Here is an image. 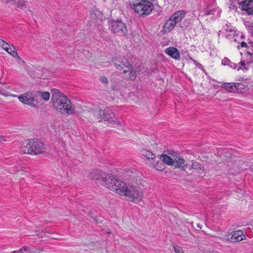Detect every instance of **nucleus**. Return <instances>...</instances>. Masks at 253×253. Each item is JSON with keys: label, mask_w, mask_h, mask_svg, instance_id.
<instances>
[{"label": "nucleus", "mask_w": 253, "mask_h": 253, "mask_svg": "<svg viewBox=\"0 0 253 253\" xmlns=\"http://www.w3.org/2000/svg\"><path fill=\"white\" fill-rule=\"evenodd\" d=\"M51 101L55 109L63 114L72 115L75 113V108L71 101L59 90L53 89Z\"/></svg>", "instance_id": "obj_1"}, {"label": "nucleus", "mask_w": 253, "mask_h": 253, "mask_svg": "<svg viewBox=\"0 0 253 253\" xmlns=\"http://www.w3.org/2000/svg\"><path fill=\"white\" fill-rule=\"evenodd\" d=\"M89 118L91 120L95 121H104L108 122L114 127H121L122 125L118 119L114 117V114L109 109L102 110L99 108H96L95 110H91L88 112Z\"/></svg>", "instance_id": "obj_2"}, {"label": "nucleus", "mask_w": 253, "mask_h": 253, "mask_svg": "<svg viewBox=\"0 0 253 253\" xmlns=\"http://www.w3.org/2000/svg\"><path fill=\"white\" fill-rule=\"evenodd\" d=\"M45 147L43 143L37 139H30L24 142L20 149L22 154L31 155H38L45 152Z\"/></svg>", "instance_id": "obj_3"}, {"label": "nucleus", "mask_w": 253, "mask_h": 253, "mask_svg": "<svg viewBox=\"0 0 253 253\" xmlns=\"http://www.w3.org/2000/svg\"><path fill=\"white\" fill-rule=\"evenodd\" d=\"M130 8L141 17L149 15L153 8V4L146 0H133L129 2Z\"/></svg>", "instance_id": "obj_4"}, {"label": "nucleus", "mask_w": 253, "mask_h": 253, "mask_svg": "<svg viewBox=\"0 0 253 253\" xmlns=\"http://www.w3.org/2000/svg\"><path fill=\"white\" fill-rule=\"evenodd\" d=\"M103 181L105 186L112 191L116 192L118 194H124L123 191L126 183L119 179H116L113 175L107 174Z\"/></svg>", "instance_id": "obj_5"}, {"label": "nucleus", "mask_w": 253, "mask_h": 253, "mask_svg": "<svg viewBox=\"0 0 253 253\" xmlns=\"http://www.w3.org/2000/svg\"><path fill=\"white\" fill-rule=\"evenodd\" d=\"M185 12L183 10H178L173 14L166 22L163 27V32L167 34L170 32L177 24L184 18Z\"/></svg>", "instance_id": "obj_6"}, {"label": "nucleus", "mask_w": 253, "mask_h": 253, "mask_svg": "<svg viewBox=\"0 0 253 253\" xmlns=\"http://www.w3.org/2000/svg\"><path fill=\"white\" fill-rule=\"evenodd\" d=\"M123 191L124 194H121V195L128 197L132 202H138L142 199V191L137 187L132 185L127 186L126 184Z\"/></svg>", "instance_id": "obj_7"}, {"label": "nucleus", "mask_w": 253, "mask_h": 253, "mask_svg": "<svg viewBox=\"0 0 253 253\" xmlns=\"http://www.w3.org/2000/svg\"><path fill=\"white\" fill-rule=\"evenodd\" d=\"M110 28L112 32L118 36H126L127 27L121 21H113L110 22Z\"/></svg>", "instance_id": "obj_8"}, {"label": "nucleus", "mask_w": 253, "mask_h": 253, "mask_svg": "<svg viewBox=\"0 0 253 253\" xmlns=\"http://www.w3.org/2000/svg\"><path fill=\"white\" fill-rule=\"evenodd\" d=\"M19 101L24 104L36 108L37 105L34 103V92L28 91L18 96Z\"/></svg>", "instance_id": "obj_9"}, {"label": "nucleus", "mask_w": 253, "mask_h": 253, "mask_svg": "<svg viewBox=\"0 0 253 253\" xmlns=\"http://www.w3.org/2000/svg\"><path fill=\"white\" fill-rule=\"evenodd\" d=\"M112 62L114 63L117 69L119 70H123L127 69L131 66L130 62L126 59L121 58L120 57H115L112 60Z\"/></svg>", "instance_id": "obj_10"}, {"label": "nucleus", "mask_w": 253, "mask_h": 253, "mask_svg": "<svg viewBox=\"0 0 253 253\" xmlns=\"http://www.w3.org/2000/svg\"><path fill=\"white\" fill-rule=\"evenodd\" d=\"M245 239V235L242 230L233 231L226 236V239L231 242H240Z\"/></svg>", "instance_id": "obj_11"}, {"label": "nucleus", "mask_w": 253, "mask_h": 253, "mask_svg": "<svg viewBox=\"0 0 253 253\" xmlns=\"http://www.w3.org/2000/svg\"><path fill=\"white\" fill-rule=\"evenodd\" d=\"M107 175V174L105 172H103V171L100 170L93 169L90 171L89 173V177L90 178L92 179L102 180L103 182L105 179L104 177H106Z\"/></svg>", "instance_id": "obj_12"}, {"label": "nucleus", "mask_w": 253, "mask_h": 253, "mask_svg": "<svg viewBox=\"0 0 253 253\" xmlns=\"http://www.w3.org/2000/svg\"><path fill=\"white\" fill-rule=\"evenodd\" d=\"M173 166L175 168L181 169L183 170H185L187 168V164L186 163V161L181 156H177L174 159Z\"/></svg>", "instance_id": "obj_13"}, {"label": "nucleus", "mask_w": 253, "mask_h": 253, "mask_svg": "<svg viewBox=\"0 0 253 253\" xmlns=\"http://www.w3.org/2000/svg\"><path fill=\"white\" fill-rule=\"evenodd\" d=\"M240 5L243 10H245L249 14H253V0H246L241 1Z\"/></svg>", "instance_id": "obj_14"}, {"label": "nucleus", "mask_w": 253, "mask_h": 253, "mask_svg": "<svg viewBox=\"0 0 253 253\" xmlns=\"http://www.w3.org/2000/svg\"><path fill=\"white\" fill-rule=\"evenodd\" d=\"M241 85L239 83H226L222 84V87L229 92H236L238 91V88Z\"/></svg>", "instance_id": "obj_15"}, {"label": "nucleus", "mask_w": 253, "mask_h": 253, "mask_svg": "<svg viewBox=\"0 0 253 253\" xmlns=\"http://www.w3.org/2000/svg\"><path fill=\"white\" fill-rule=\"evenodd\" d=\"M166 53L169 56L175 59H178L180 57V54L178 50L174 47H169L166 49Z\"/></svg>", "instance_id": "obj_16"}, {"label": "nucleus", "mask_w": 253, "mask_h": 253, "mask_svg": "<svg viewBox=\"0 0 253 253\" xmlns=\"http://www.w3.org/2000/svg\"><path fill=\"white\" fill-rule=\"evenodd\" d=\"M111 88L113 91H120L122 87L121 82L119 81L118 79L111 80Z\"/></svg>", "instance_id": "obj_17"}, {"label": "nucleus", "mask_w": 253, "mask_h": 253, "mask_svg": "<svg viewBox=\"0 0 253 253\" xmlns=\"http://www.w3.org/2000/svg\"><path fill=\"white\" fill-rule=\"evenodd\" d=\"M123 73L126 75L128 73L127 75H126V78L127 79L133 80L135 79L136 77V73L135 72L132 70V67L130 66L127 69L124 70Z\"/></svg>", "instance_id": "obj_18"}, {"label": "nucleus", "mask_w": 253, "mask_h": 253, "mask_svg": "<svg viewBox=\"0 0 253 253\" xmlns=\"http://www.w3.org/2000/svg\"><path fill=\"white\" fill-rule=\"evenodd\" d=\"M140 152L142 155L150 162H151V160H154L156 158L155 155L152 152L146 149L143 148L141 149Z\"/></svg>", "instance_id": "obj_19"}, {"label": "nucleus", "mask_w": 253, "mask_h": 253, "mask_svg": "<svg viewBox=\"0 0 253 253\" xmlns=\"http://www.w3.org/2000/svg\"><path fill=\"white\" fill-rule=\"evenodd\" d=\"M6 3H14L17 7L22 8L26 5L25 0H1Z\"/></svg>", "instance_id": "obj_20"}, {"label": "nucleus", "mask_w": 253, "mask_h": 253, "mask_svg": "<svg viewBox=\"0 0 253 253\" xmlns=\"http://www.w3.org/2000/svg\"><path fill=\"white\" fill-rule=\"evenodd\" d=\"M36 251L27 246H23L18 250L14 251L10 253H36Z\"/></svg>", "instance_id": "obj_21"}, {"label": "nucleus", "mask_w": 253, "mask_h": 253, "mask_svg": "<svg viewBox=\"0 0 253 253\" xmlns=\"http://www.w3.org/2000/svg\"><path fill=\"white\" fill-rule=\"evenodd\" d=\"M160 159L164 164L169 166H173L174 160L172 159L170 156L166 154H162L160 156Z\"/></svg>", "instance_id": "obj_22"}, {"label": "nucleus", "mask_w": 253, "mask_h": 253, "mask_svg": "<svg viewBox=\"0 0 253 253\" xmlns=\"http://www.w3.org/2000/svg\"><path fill=\"white\" fill-rule=\"evenodd\" d=\"M7 52L13 57L20 59V57L17 54L16 48L13 44H11V46H9L8 51Z\"/></svg>", "instance_id": "obj_23"}, {"label": "nucleus", "mask_w": 253, "mask_h": 253, "mask_svg": "<svg viewBox=\"0 0 253 253\" xmlns=\"http://www.w3.org/2000/svg\"><path fill=\"white\" fill-rule=\"evenodd\" d=\"M38 95H40L42 100L47 101L49 99L50 94L49 92H42V91H38L37 92Z\"/></svg>", "instance_id": "obj_24"}, {"label": "nucleus", "mask_w": 253, "mask_h": 253, "mask_svg": "<svg viewBox=\"0 0 253 253\" xmlns=\"http://www.w3.org/2000/svg\"><path fill=\"white\" fill-rule=\"evenodd\" d=\"M153 169L158 171H162L165 169V165L163 161H157L156 166H153Z\"/></svg>", "instance_id": "obj_25"}, {"label": "nucleus", "mask_w": 253, "mask_h": 253, "mask_svg": "<svg viewBox=\"0 0 253 253\" xmlns=\"http://www.w3.org/2000/svg\"><path fill=\"white\" fill-rule=\"evenodd\" d=\"M191 167L193 169L199 171H204V167L198 162H193Z\"/></svg>", "instance_id": "obj_26"}, {"label": "nucleus", "mask_w": 253, "mask_h": 253, "mask_svg": "<svg viewBox=\"0 0 253 253\" xmlns=\"http://www.w3.org/2000/svg\"><path fill=\"white\" fill-rule=\"evenodd\" d=\"M0 46H1L4 50L8 51V48H9V46H11V45H9L4 41L0 39Z\"/></svg>", "instance_id": "obj_27"}, {"label": "nucleus", "mask_w": 253, "mask_h": 253, "mask_svg": "<svg viewBox=\"0 0 253 253\" xmlns=\"http://www.w3.org/2000/svg\"><path fill=\"white\" fill-rule=\"evenodd\" d=\"M101 15V12L95 9H92V11L91 12V15L92 18L95 19V18H98L99 16Z\"/></svg>", "instance_id": "obj_28"}, {"label": "nucleus", "mask_w": 253, "mask_h": 253, "mask_svg": "<svg viewBox=\"0 0 253 253\" xmlns=\"http://www.w3.org/2000/svg\"><path fill=\"white\" fill-rule=\"evenodd\" d=\"M250 62H248L246 64H245V62L244 60L241 61V62L239 63L240 67L238 68V70L239 69H246L247 70L248 68L245 67V66L247 64H249Z\"/></svg>", "instance_id": "obj_29"}, {"label": "nucleus", "mask_w": 253, "mask_h": 253, "mask_svg": "<svg viewBox=\"0 0 253 253\" xmlns=\"http://www.w3.org/2000/svg\"><path fill=\"white\" fill-rule=\"evenodd\" d=\"M99 81L102 83H103L104 84H106V85H108V79L105 77V76H103V77H101L100 78V80Z\"/></svg>", "instance_id": "obj_30"}, {"label": "nucleus", "mask_w": 253, "mask_h": 253, "mask_svg": "<svg viewBox=\"0 0 253 253\" xmlns=\"http://www.w3.org/2000/svg\"><path fill=\"white\" fill-rule=\"evenodd\" d=\"M174 250L175 253H183L182 248L179 246L174 247Z\"/></svg>", "instance_id": "obj_31"}, {"label": "nucleus", "mask_w": 253, "mask_h": 253, "mask_svg": "<svg viewBox=\"0 0 253 253\" xmlns=\"http://www.w3.org/2000/svg\"><path fill=\"white\" fill-rule=\"evenodd\" d=\"M230 63H231V62L227 58H224L222 60V64L224 65H228Z\"/></svg>", "instance_id": "obj_32"}, {"label": "nucleus", "mask_w": 253, "mask_h": 253, "mask_svg": "<svg viewBox=\"0 0 253 253\" xmlns=\"http://www.w3.org/2000/svg\"><path fill=\"white\" fill-rule=\"evenodd\" d=\"M157 161H156L155 159L154 160H151L150 164L149 165V167L153 169V166H156V164L157 163Z\"/></svg>", "instance_id": "obj_33"}, {"label": "nucleus", "mask_w": 253, "mask_h": 253, "mask_svg": "<svg viewBox=\"0 0 253 253\" xmlns=\"http://www.w3.org/2000/svg\"><path fill=\"white\" fill-rule=\"evenodd\" d=\"M0 94L5 96H12V94L9 92H3L2 90H0Z\"/></svg>", "instance_id": "obj_34"}, {"label": "nucleus", "mask_w": 253, "mask_h": 253, "mask_svg": "<svg viewBox=\"0 0 253 253\" xmlns=\"http://www.w3.org/2000/svg\"><path fill=\"white\" fill-rule=\"evenodd\" d=\"M91 214H92V213H91V212L89 211V212H88V217H90L91 218H92V220H93V221H94L96 223H97V219H96V217H92V216H91Z\"/></svg>", "instance_id": "obj_35"}, {"label": "nucleus", "mask_w": 253, "mask_h": 253, "mask_svg": "<svg viewBox=\"0 0 253 253\" xmlns=\"http://www.w3.org/2000/svg\"><path fill=\"white\" fill-rule=\"evenodd\" d=\"M230 67L233 68L234 69H235L237 67V64H235L233 63H230L229 65H228Z\"/></svg>", "instance_id": "obj_36"}, {"label": "nucleus", "mask_w": 253, "mask_h": 253, "mask_svg": "<svg viewBox=\"0 0 253 253\" xmlns=\"http://www.w3.org/2000/svg\"><path fill=\"white\" fill-rule=\"evenodd\" d=\"M197 230H200L202 228V226L200 223H196L195 226H194Z\"/></svg>", "instance_id": "obj_37"}, {"label": "nucleus", "mask_w": 253, "mask_h": 253, "mask_svg": "<svg viewBox=\"0 0 253 253\" xmlns=\"http://www.w3.org/2000/svg\"><path fill=\"white\" fill-rule=\"evenodd\" d=\"M241 45L242 47H248V45L247 44L246 42H242L241 43Z\"/></svg>", "instance_id": "obj_38"}, {"label": "nucleus", "mask_w": 253, "mask_h": 253, "mask_svg": "<svg viewBox=\"0 0 253 253\" xmlns=\"http://www.w3.org/2000/svg\"><path fill=\"white\" fill-rule=\"evenodd\" d=\"M229 32L231 33V35L233 34L234 36H235L236 31L231 29L229 30Z\"/></svg>", "instance_id": "obj_39"}, {"label": "nucleus", "mask_w": 253, "mask_h": 253, "mask_svg": "<svg viewBox=\"0 0 253 253\" xmlns=\"http://www.w3.org/2000/svg\"><path fill=\"white\" fill-rule=\"evenodd\" d=\"M5 141V139L3 137L0 136V143Z\"/></svg>", "instance_id": "obj_40"}, {"label": "nucleus", "mask_w": 253, "mask_h": 253, "mask_svg": "<svg viewBox=\"0 0 253 253\" xmlns=\"http://www.w3.org/2000/svg\"><path fill=\"white\" fill-rule=\"evenodd\" d=\"M36 251V253H41L43 251L42 249H38V250H35Z\"/></svg>", "instance_id": "obj_41"}, {"label": "nucleus", "mask_w": 253, "mask_h": 253, "mask_svg": "<svg viewBox=\"0 0 253 253\" xmlns=\"http://www.w3.org/2000/svg\"><path fill=\"white\" fill-rule=\"evenodd\" d=\"M223 154H226L228 153V151L227 149H223L222 151Z\"/></svg>", "instance_id": "obj_42"}, {"label": "nucleus", "mask_w": 253, "mask_h": 253, "mask_svg": "<svg viewBox=\"0 0 253 253\" xmlns=\"http://www.w3.org/2000/svg\"><path fill=\"white\" fill-rule=\"evenodd\" d=\"M249 44L253 48V42H249Z\"/></svg>", "instance_id": "obj_43"}, {"label": "nucleus", "mask_w": 253, "mask_h": 253, "mask_svg": "<svg viewBox=\"0 0 253 253\" xmlns=\"http://www.w3.org/2000/svg\"><path fill=\"white\" fill-rule=\"evenodd\" d=\"M250 168L253 171V163L251 165Z\"/></svg>", "instance_id": "obj_44"}, {"label": "nucleus", "mask_w": 253, "mask_h": 253, "mask_svg": "<svg viewBox=\"0 0 253 253\" xmlns=\"http://www.w3.org/2000/svg\"><path fill=\"white\" fill-rule=\"evenodd\" d=\"M248 53L249 55H251V53L250 52H249Z\"/></svg>", "instance_id": "obj_45"}, {"label": "nucleus", "mask_w": 253, "mask_h": 253, "mask_svg": "<svg viewBox=\"0 0 253 253\" xmlns=\"http://www.w3.org/2000/svg\"><path fill=\"white\" fill-rule=\"evenodd\" d=\"M226 36H230V35H226Z\"/></svg>", "instance_id": "obj_46"}]
</instances>
